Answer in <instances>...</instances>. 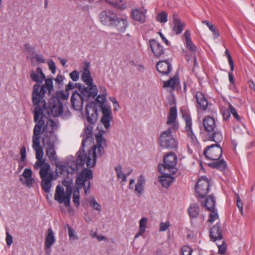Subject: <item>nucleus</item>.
I'll return each mask as SVG.
<instances>
[{"label": "nucleus", "instance_id": "f257e3e1", "mask_svg": "<svg viewBox=\"0 0 255 255\" xmlns=\"http://www.w3.org/2000/svg\"><path fill=\"white\" fill-rule=\"evenodd\" d=\"M30 77L36 82L33 86L32 92V102L36 106L34 111V122L36 125L33 129V134L40 135L47 129V125L43 119L45 117L43 111H47V103L44 98L46 93L50 96L54 91L53 77L51 76L46 78L40 67H38L35 71H30Z\"/></svg>", "mask_w": 255, "mask_h": 255}, {"label": "nucleus", "instance_id": "f03ea898", "mask_svg": "<svg viewBox=\"0 0 255 255\" xmlns=\"http://www.w3.org/2000/svg\"><path fill=\"white\" fill-rule=\"evenodd\" d=\"M85 115L86 120L90 125L87 126L84 129L85 137L83 138L80 148L84 149L85 143L88 140L91 142L93 140L92 125L95 124L98 120V110L95 102H89L85 107Z\"/></svg>", "mask_w": 255, "mask_h": 255}, {"label": "nucleus", "instance_id": "7ed1b4c3", "mask_svg": "<svg viewBox=\"0 0 255 255\" xmlns=\"http://www.w3.org/2000/svg\"><path fill=\"white\" fill-rule=\"evenodd\" d=\"M69 96V92L62 90L57 91L48 100L47 113L48 116L52 115L58 117L63 113V103L61 100H66Z\"/></svg>", "mask_w": 255, "mask_h": 255}, {"label": "nucleus", "instance_id": "20e7f679", "mask_svg": "<svg viewBox=\"0 0 255 255\" xmlns=\"http://www.w3.org/2000/svg\"><path fill=\"white\" fill-rule=\"evenodd\" d=\"M106 96V93L97 95V97L95 101L97 103L100 104V107L102 112V116L100 122L106 129H108L110 127V122L112 120V111L110 107L105 105V103L107 101Z\"/></svg>", "mask_w": 255, "mask_h": 255}, {"label": "nucleus", "instance_id": "39448f33", "mask_svg": "<svg viewBox=\"0 0 255 255\" xmlns=\"http://www.w3.org/2000/svg\"><path fill=\"white\" fill-rule=\"evenodd\" d=\"M90 168H85L82 171L80 172L76 179V186L78 187L79 189L83 188L84 193L87 194L91 188L90 180L93 178V172Z\"/></svg>", "mask_w": 255, "mask_h": 255}, {"label": "nucleus", "instance_id": "423d86ee", "mask_svg": "<svg viewBox=\"0 0 255 255\" xmlns=\"http://www.w3.org/2000/svg\"><path fill=\"white\" fill-rule=\"evenodd\" d=\"M158 142L162 148L176 150L178 147V142L172 135L171 129L170 128L161 132L158 139Z\"/></svg>", "mask_w": 255, "mask_h": 255}, {"label": "nucleus", "instance_id": "0eeeda50", "mask_svg": "<svg viewBox=\"0 0 255 255\" xmlns=\"http://www.w3.org/2000/svg\"><path fill=\"white\" fill-rule=\"evenodd\" d=\"M177 160V157L175 154L172 152L167 154L163 158V164H159L158 166L159 172H162V168H163L164 170H168L170 173L174 175L177 171L175 167Z\"/></svg>", "mask_w": 255, "mask_h": 255}, {"label": "nucleus", "instance_id": "6e6552de", "mask_svg": "<svg viewBox=\"0 0 255 255\" xmlns=\"http://www.w3.org/2000/svg\"><path fill=\"white\" fill-rule=\"evenodd\" d=\"M72 193H73L72 188L66 190L65 192L64 188L58 185L56 188L54 199L60 204L64 203V205L67 207L70 205Z\"/></svg>", "mask_w": 255, "mask_h": 255}, {"label": "nucleus", "instance_id": "1a4fd4ad", "mask_svg": "<svg viewBox=\"0 0 255 255\" xmlns=\"http://www.w3.org/2000/svg\"><path fill=\"white\" fill-rule=\"evenodd\" d=\"M223 149L219 143L213 144L205 147L203 154L207 159L219 160L223 153Z\"/></svg>", "mask_w": 255, "mask_h": 255}, {"label": "nucleus", "instance_id": "9d476101", "mask_svg": "<svg viewBox=\"0 0 255 255\" xmlns=\"http://www.w3.org/2000/svg\"><path fill=\"white\" fill-rule=\"evenodd\" d=\"M76 155V161H68L66 163L68 168H69L71 169L70 171V174H74L78 171V166L83 167L85 163L86 159H87V154L85 153L84 149L80 148Z\"/></svg>", "mask_w": 255, "mask_h": 255}, {"label": "nucleus", "instance_id": "9b49d317", "mask_svg": "<svg viewBox=\"0 0 255 255\" xmlns=\"http://www.w3.org/2000/svg\"><path fill=\"white\" fill-rule=\"evenodd\" d=\"M90 63L85 62L84 65V71L81 75V80L90 88V90L94 92L98 95V89L96 85L93 83L91 72L89 70Z\"/></svg>", "mask_w": 255, "mask_h": 255}, {"label": "nucleus", "instance_id": "f8f14e48", "mask_svg": "<svg viewBox=\"0 0 255 255\" xmlns=\"http://www.w3.org/2000/svg\"><path fill=\"white\" fill-rule=\"evenodd\" d=\"M210 189V181L206 176H202L197 182L195 190L200 198L203 199Z\"/></svg>", "mask_w": 255, "mask_h": 255}, {"label": "nucleus", "instance_id": "ddd939ff", "mask_svg": "<svg viewBox=\"0 0 255 255\" xmlns=\"http://www.w3.org/2000/svg\"><path fill=\"white\" fill-rule=\"evenodd\" d=\"M188 213L191 223H202L205 221L204 216L200 214V208L197 203L190 205L188 209Z\"/></svg>", "mask_w": 255, "mask_h": 255}, {"label": "nucleus", "instance_id": "4468645a", "mask_svg": "<svg viewBox=\"0 0 255 255\" xmlns=\"http://www.w3.org/2000/svg\"><path fill=\"white\" fill-rule=\"evenodd\" d=\"M98 148V152L101 156L104 153V148L102 145H94L93 149L89 150L88 156H87L86 165L87 167H94L96 163L97 154L96 149Z\"/></svg>", "mask_w": 255, "mask_h": 255}, {"label": "nucleus", "instance_id": "2eb2a0df", "mask_svg": "<svg viewBox=\"0 0 255 255\" xmlns=\"http://www.w3.org/2000/svg\"><path fill=\"white\" fill-rule=\"evenodd\" d=\"M117 16V14L113 11L104 10L100 13L99 18L103 25L111 27Z\"/></svg>", "mask_w": 255, "mask_h": 255}, {"label": "nucleus", "instance_id": "dca6fc26", "mask_svg": "<svg viewBox=\"0 0 255 255\" xmlns=\"http://www.w3.org/2000/svg\"><path fill=\"white\" fill-rule=\"evenodd\" d=\"M84 101L85 96L80 95L77 91H73L71 97V108L75 111H81L83 108Z\"/></svg>", "mask_w": 255, "mask_h": 255}, {"label": "nucleus", "instance_id": "f3484780", "mask_svg": "<svg viewBox=\"0 0 255 255\" xmlns=\"http://www.w3.org/2000/svg\"><path fill=\"white\" fill-rule=\"evenodd\" d=\"M148 45L155 58H159L165 54V49L156 39H149Z\"/></svg>", "mask_w": 255, "mask_h": 255}, {"label": "nucleus", "instance_id": "a211bd4d", "mask_svg": "<svg viewBox=\"0 0 255 255\" xmlns=\"http://www.w3.org/2000/svg\"><path fill=\"white\" fill-rule=\"evenodd\" d=\"M74 84L75 88L79 89L80 94L85 97V101L88 102L90 99H94L96 97V93L90 90L88 86L86 87L82 84L78 83Z\"/></svg>", "mask_w": 255, "mask_h": 255}, {"label": "nucleus", "instance_id": "6ab92c4d", "mask_svg": "<svg viewBox=\"0 0 255 255\" xmlns=\"http://www.w3.org/2000/svg\"><path fill=\"white\" fill-rule=\"evenodd\" d=\"M156 69L162 75H168L172 69L171 64L168 60H161L157 62Z\"/></svg>", "mask_w": 255, "mask_h": 255}, {"label": "nucleus", "instance_id": "aec40b11", "mask_svg": "<svg viewBox=\"0 0 255 255\" xmlns=\"http://www.w3.org/2000/svg\"><path fill=\"white\" fill-rule=\"evenodd\" d=\"M55 242V238L54 236L53 232L51 228L47 230V235L45 238L44 248L45 253L49 255L51 252V248Z\"/></svg>", "mask_w": 255, "mask_h": 255}, {"label": "nucleus", "instance_id": "412c9836", "mask_svg": "<svg viewBox=\"0 0 255 255\" xmlns=\"http://www.w3.org/2000/svg\"><path fill=\"white\" fill-rule=\"evenodd\" d=\"M204 128L207 134L214 131L216 129V124L214 118L210 116L206 117L203 122Z\"/></svg>", "mask_w": 255, "mask_h": 255}, {"label": "nucleus", "instance_id": "4be33fe9", "mask_svg": "<svg viewBox=\"0 0 255 255\" xmlns=\"http://www.w3.org/2000/svg\"><path fill=\"white\" fill-rule=\"evenodd\" d=\"M128 26V22L126 19L117 16L111 27L116 28L120 32H124Z\"/></svg>", "mask_w": 255, "mask_h": 255}, {"label": "nucleus", "instance_id": "5701e85b", "mask_svg": "<svg viewBox=\"0 0 255 255\" xmlns=\"http://www.w3.org/2000/svg\"><path fill=\"white\" fill-rule=\"evenodd\" d=\"M173 21L174 26L172 31L177 35L181 33L184 28L185 23L181 22V19L177 14H173Z\"/></svg>", "mask_w": 255, "mask_h": 255}, {"label": "nucleus", "instance_id": "b1692460", "mask_svg": "<svg viewBox=\"0 0 255 255\" xmlns=\"http://www.w3.org/2000/svg\"><path fill=\"white\" fill-rule=\"evenodd\" d=\"M210 238L211 240L215 242L217 240H221L223 238L222 230L218 226V224L215 225L210 230Z\"/></svg>", "mask_w": 255, "mask_h": 255}, {"label": "nucleus", "instance_id": "393cba45", "mask_svg": "<svg viewBox=\"0 0 255 255\" xmlns=\"http://www.w3.org/2000/svg\"><path fill=\"white\" fill-rule=\"evenodd\" d=\"M195 98L199 106L197 108L202 111H205L208 107V102L202 93L197 92Z\"/></svg>", "mask_w": 255, "mask_h": 255}, {"label": "nucleus", "instance_id": "a878e982", "mask_svg": "<svg viewBox=\"0 0 255 255\" xmlns=\"http://www.w3.org/2000/svg\"><path fill=\"white\" fill-rule=\"evenodd\" d=\"M162 173V176L159 177V181L163 188H168L170 185L171 183L174 181V177L171 175V173H164V172H160Z\"/></svg>", "mask_w": 255, "mask_h": 255}, {"label": "nucleus", "instance_id": "bb28decb", "mask_svg": "<svg viewBox=\"0 0 255 255\" xmlns=\"http://www.w3.org/2000/svg\"><path fill=\"white\" fill-rule=\"evenodd\" d=\"M180 85V81L178 74H176L173 77L167 81L163 82V87L164 88H171L173 90L177 88Z\"/></svg>", "mask_w": 255, "mask_h": 255}, {"label": "nucleus", "instance_id": "cd10ccee", "mask_svg": "<svg viewBox=\"0 0 255 255\" xmlns=\"http://www.w3.org/2000/svg\"><path fill=\"white\" fill-rule=\"evenodd\" d=\"M132 18L141 23H143L145 21V12L142 11L140 9L136 8L132 9L131 12Z\"/></svg>", "mask_w": 255, "mask_h": 255}, {"label": "nucleus", "instance_id": "c85d7f7f", "mask_svg": "<svg viewBox=\"0 0 255 255\" xmlns=\"http://www.w3.org/2000/svg\"><path fill=\"white\" fill-rule=\"evenodd\" d=\"M145 180L144 177L142 175H140L137 180V183L135 185V192L137 195L140 196L143 193L144 189V184Z\"/></svg>", "mask_w": 255, "mask_h": 255}, {"label": "nucleus", "instance_id": "c756f323", "mask_svg": "<svg viewBox=\"0 0 255 255\" xmlns=\"http://www.w3.org/2000/svg\"><path fill=\"white\" fill-rule=\"evenodd\" d=\"M216 200L215 197L212 195L209 196L202 204L203 206L209 211L215 210Z\"/></svg>", "mask_w": 255, "mask_h": 255}, {"label": "nucleus", "instance_id": "7c9ffc66", "mask_svg": "<svg viewBox=\"0 0 255 255\" xmlns=\"http://www.w3.org/2000/svg\"><path fill=\"white\" fill-rule=\"evenodd\" d=\"M54 147L55 145H47L46 151V155L48 157L51 163H53L54 161L58 160Z\"/></svg>", "mask_w": 255, "mask_h": 255}, {"label": "nucleus", "instance_id": "2f4dec72", "mask_svg": "<svg viewBox=\"0 0 255 255\" xmlns=\"http://www.w3.org/2000/svg\"><path fill=\"white\" fill-rule=\"evenodd\" d=\"M105 1L111 6L119 9H124L126 8V2L123 0H105Z\"/></svg>", "mask_w": 255, "mask_h": 255}, {"label": "nucleus", "instance_id": "473e14b6", "mask_svg": "<svg viewBox=\"0 0 255 255\" xmlns=\"http://www.w3.org/2000/svg\"><path fill=\"white\" fill-rule=\"evenodd\" d=\"M206 137L208 140L213 141L218 143L222 139V135L221 132L217 131L215 129L213 132H211L208 134H206Z\"/></svg>", "mask_w": 255, "mask_h": 255}, {"label": "nucleus", "instance_id": "72a5a7b5", "mask_svg": "<svg viewBox=\"0 0 255 255\" xmlns=\"http://www.w3.org/2000/svg\"><path fill=\"white\" fill-rule=\"evenodd\" d=\"M49 135L47 133L44 135V139L46 140L47 145H55L57 140V135L54 133L53 130H50Z\"/></svg>", "mask_w": 255, "mask_h": 255}, {"label": "nucleus", "instance_id": "f704fd0d", "mask_svg": "<svg viewBox=\"0 0 255 255\" xmlns=\"http://www.w3.org/2000/svg\"><path fill=\"white\" fill-rule=\"evenodd\" d=\"M177 109L176 107H172L170 109L168 120L167 125H171L175 123L177 118Z\"/></svg>", "mask_w": 255, "mask_h": 255}, {"label": "nucleus", "instance_id": "c9c22d12", "mask_svg": "<svg viewBox=\"0 0 255 255\" xmlns=\"http://www.w3.org/2000/svg\"><path fill=\"white\" fill-rule=\"evenodd\" d=\"M53 164H55V165L56 166V173L57 176H58V172L57 171V169H59V173L61 175H63L65 173H66L67 174H70V171L67 166V165H65L59 164V162L58 161V160L54 161Z\"/></svg>", "mask_w": 255, "mask_h": 255}, {"label": "nucleus", "instance_id": "e433bc0d", "mask_svg": "<svg viewBox=\"0 0 255 255\" xmlns=\"http://www.w3.org/2000/svg\"><path fill=\"white\" fill-rule=\"evenodd\" d=\"M202 23L206 24L209 27V29L212 32L214 38H217L219 36L218 30L211 22L208 20H203Z\"/></svg>", "mask_w": 255, "mask_h": 255}, {"label": "nucleus", "instance_id": "4c0bfd02", "mask_svg": "<svg viewBox=\"0 0 255 255\" xmlns=\"http://www.w3.org/2000/svg\"><path fill=\"white\" fill-rule=\"evenodd\" d=\"M41 186L44 192L49 193L52 187V182L45 178H41Z\"/></svg>", "mask_w": 255, "mask_h": 255}, {"label": "nucleus", "instance_id": "58836bf2", "mask_svg": "<svg viewBox=\"0 0 255 255\" xmlns=\"http://www.w3.org/2000/svg\"><path fill=\"white\" fill-rule=\"evenodd\" d=\"M78 187L75 186L73 193V202L76 207L80 205V190Z\"/></svg>", "mask_w": 255, "mask_h": 255}, {"label": "nucleus", "instance_id": "ea45409f", "mask_svg": "<svg viewBox=\"0 0 255 255\" xmlns=\"http://www.w3.org/2000/svg\"><path fill=\"white\" fill-rule=\"evenodd\" d=\"M182 117L185 120L186 126L185 130L186 131L192 130V120L191 116L187 113H185L182 114Z\"/></svg>", "mask_w": 255, "mask_h": 255}, {"label": "nucleus", "instance_id": "a19ab883", "mask_svg": "<svg viewBox=\"0 0 255 255\" xmlns=\"http://www.w3.org/2000/svg\"><path fill=\"white\" fill-rule=\"evenodd\" d=\"M104 132L105 131L104 129H100L98 133L96 135V145H102L103 143L104 145H106V139L103 138V134Z\"/></svg>", "mask_w": 255, "mask_h": 255}, {"label": "nucleus", "instance_id": "79ce46f5", "mask_svg": "<svg viewBox=\"0 0 255 255\" xmlns=\"http://www.w3.org/2000/svg\"><path fill=\"white\" fill-rule=\"evenodd\" d=\"M228 106L229 110L230 111L231 114L233 115V116L235 118V119H236L238 122H240L243 126H244V124L241 122V118L238 115L236 109L230 103H228Z\"/></svg>", "mask_w": 255, "mask_h": 255}, {"label": "nucleus", "instance_id": "37998d69", "mask_svg": "<svg viewBox=\"0 0 255 255\" xmlns=\"http://www.w3.org/2000/svg\"><path fill=\"white\" fill-rule=\"evenodd\" d=\"M215 161L209 163L208 166L213 168H216L221 171L223 170V158L220 160L219 161L214 160Z\"/></svg>", "mask_w": 255, "mask_h": 255}, {"label": "nucleus", "instance_id": "c03bdc74", "mask_svg": "<svg viewBox=\"0 0 255 255\" xmlns=\"http://www.w3.org/2000/svg\"><path fill=\"white\" fill-rule=\"evenodd\" d=\"M168 14L166 11H162L156 15V20L160 23H165L168 20Z\"/></svg>", "mask_w": 255, "mask_h": 255}, {"label": "nucleus", "instance_id": "a18cd8bd", "mask_svg": "<svg viewBox=\"0 0 255 255\" xmlns=\"http://www.w3.org/2000/svg\"><path fill=\"white\" fill-rule=\"evenodd\" d=\"M224 56H226L227 58L228 63L230 66V68H232V70H234L235 65L232 56L229 51L228 49L226 48L225 51L224 52Z\"/></svg>", "mask_w": 255, "mask_h": 255}, {"label": "nucleus", "instance_id": "49530a36", "mask_svg": "<svg viewBox=\"0 0 255 255\" xmlns=\"http://www.w3.org/2000/svg\"><path fill=\"white\" fill-rule=\"evenodd\" d=\"M67 227L68 228V234L69 237V239L70 240H78L79 237L76 235L74 229L72 227L69 226V224H67Z\"/></svg>", "mask_w": 255, "mask_h": 255}, {"label": "nucleus", "instance_id": "de8ad7c7", "mask_svg": "<svg viewBox=\"0 0 255 255\" xmlns=\"http://www.w3.org/2000/svg\"><path fill=\"white\" fill-rule=\"evenodd\" d=\"M115 170L117 174V177L118 178H121L123 181H127L126 175L122 171V167L121 165H119L116 167Z\"/></svg>", "mask_w": 255, "mask_h": 255}, {"label": "nucleus", "instance_id": "09e8293b", "mask_svg": "<svg viewBox=\"0 0 255 255\" xmlns=\"http://www.w3.org/2000/svg\"><path fill=\"white\" fill-rule=\"evenodd\" d=\"M89 205L92 208L98 211H100L101 210V205L97 203L94 197L90 198Z\"/></svg>", "mask_w": 255, "mask_h": 255}, {"label": "nucleus", "instance_id": "8fccbe9b", "mask_svg": "<svg viewBox=\"0 0 255 255\" xmlns=\"http://www.w3.org/2000/svg\"><path fill=\"white\" fill-rule=\"evenodd\" d=\"M26 179L24 181L22 177H20L19 180L23 184L26 185L27 187L30 188L33 186V183L34 182V179L32 177L28 178H25Z\"/></svg>", "mask_w": 255, "mask_h": 255}, {"label": "nucleus", "instance_id": "3c124183", "mask_svg": "<svg viewBox=\"0 0 255 255\" xmlns=\"http://www.w3.org/2000/svg\"><path fill=\"white\" fill-rule=\"evenodd\" d=\"M39 135H34L33 134L32 136V142H33V147L34 149L35 148H40L42 147L40 146V138Z\"/></svg>", "mask_w": 255, "mask_h": 255}, {"label": "nucleus", "instance_id": "603ef678", "mask_svg": "<svg viewBox=\"0 0 255 255\" xmlns=\"http://www.w3.org/2000/svg\"><path fill=\"white\" fill-rule=\"evenodd\" d=\"M181 251L182 253V255H191L192 253V249L188 246H183L181 248Z\"/></svg>", "mask_w": 255, "mask_h": 255}, {"label": "nucleus", "instance_id": "864d4df0", "mask_svg": "<svg viewBox=\"0 0 255 255\" xmlns=\"http://www.w3.org/2000/svg\"><path fill=\"white\" fill-rule=\"evenodd\" d=\"M184 36L185 38L186 46H189L193 42L190 37V32L189 30H186L184 33Z\"/></svg>", "mask_w": 255, "mask_h": 255}, {"label": "nucleus", "instance_id": "5fc2aeb1", "mask_svg": "<svg viewBox=\"0 0 255 255\" xmlns=\"http://www.w3.org/2000/svg\"><path fill=\"white\" fill-rule=\"evenodd\" d=\"M210 212L211 213L209 215L207 222L212 223L218 217V215L217 213L215 211V210H213L212 211Z\"/></svg>", "mask_w": 255, "mask_h": 255}, {"label": "nucleus", "instance_id": "6e6d98bb", "mask_svg": "<svg viewBox=\"0 0 255 255\" xmlns=\"http://www.w3.org/2000/svg\"><path fill=\"white\" fill-rule=\"evenodd\" d=\"M47 64L49 66V68L51 70V73L54 74L56 72V67L55 64L52 59H49L47 61Z\"/></svg>", "mask_w": 255, "mask_h": 255}, {"label": "nucleus", "instance_id": "4d7b16f0", "mask_svg": "<svg viewBox=\"0 0 255 255\" xmlns=\"http://www.w3.org/2000/svg\"><path fill=\"white\" fill-rule=\"evenodd\" d=\"M36 152V158L37 160L43 159V151L42 147L35 148L34 149Z\"/></svg>", "mask_w": 255, "mask_h": 255}, {"label": "nucleus", "instance_id": "13d9d810", "mask_svg": "<svg viewBox=\"0 0 255 255\" xmlns=\"http://www.w3.org/2000/svg\"><path fill=\"white\" fill-rule=\"evenodd\" d=\"M70 78L74 82L77 81L79 79V72L74 70L69 74Z\"/></svg>", "mask_w": 255, "mask_h": 255}, {"label": "nucleus", "instance_id": "bf43d9fd", "mask_svg": "<svg viewBox=\"0 0 255 255\" xmlns=\"http://www.w3.org/2000/svg\"><path fill=\"white\" fill-rule=\"evenodd\" d=\"M146 224H139V231L135 235L134 238H137L139 236H141L145 231L146 228Z\"/></svg>", "mask_w": 255, "mask_h": 255}, {"label": "nucleus", "instance_id": "052dcab7", "mask_svg": "<svg viewBox=\"0 0 255 255\" xmlns=\"http://www.w3.org/2000/svg\"><path fill=\"white\" fill-rule=\"evenodd\" d=\"M20 154L21 155L20 161L24 162L26 159V148L24 146H22L20 150Z\"/></svg>", "mask_w": 255, "mask_h": 255}, {"label": "nucleus", "instance_id": "680f3d73", "mask_svg": "<svg viewBox=\"0 0 255 255\" xmlns=\"http://www.w3.org/2000/svg\"><path fill=\"white\" fill-rule=\"evenodd\" d=\"M188 136L190 137L192 142L194 144H196L197 142V139L194 134L192 130L187 131Z\"/></svg>", "mask_w": 255, "mask_h": 255}, {"label": "nucleus", "instance_id": "e2e57ef3", "mask_svg": "<svg viewBox=\"0 0 255 255\" xmlns=\"http://www.w3.org/2000/svg\"><path fill=\"white\" fill-rule=\"evenodd\" d=\"M46 125H49L51 128L50 130H53V131L57 128V125L55 122L52 119L48 120Z\"/></svg>", "mask_w": 255, "mask_h": 255}, {"label": "nucleus", "instance_id": "0e129e2a", "mask_svg": "<svg viewBox=\"0 0 255 255\" xmlns=\"http://www.w3.org/2000/svg\"><path fill=\"white\" fill-rule=\"evenodd\" d=\"M24 47L27 50V52L30 54L33 55L35 52L34 47H31L29 44L26 43L24 44Z\"/></svg>", "mask_w": 255, "mask_h": 255}, {"label": "nucleus", "instance_id": "69168bd1", "mask_svg": "<svg viewBox=\"0 0 255 255\" xmlns=\"http://www.w3.org/2000/svg\"><path fill=\"white\" fill-rule=\"evenodd\" d=\"M32 175V170L29 168H25L22 173V176L24 178L31 177Z\"/></svg>", "mask_w": 255, "mask_h": 255}, {"label": "nucleus", "instance_id": "338daca9", "mask_svg": "<svg viewBox=\"0 0 255 255\" xmlns=\"http://www.w3.org/2000/svg\"><path fill=\"white\" fill-rule=\"evenodd\" d=\"M65 79L64 76L61 75L60 74H58L57 76V77L54 79L56 83L58 84H63V82Z\"/></svg>", "mask_w": 255, "mask_h": 255}, {"label": "nucleus", "instance_id": "774afa93", "mask_svg": "<svg viewBox=\"0 0 255 255\" xmlns=\"http://www.w3.org/2000/svg\"><path fill=\"white\" fill-rule=\"evenodd\" d=\"M45 161V159L37 160L36 163L34 165V169H37L39 167H42V165L44 164Z\"/></svg>", "mask_w": 255, "mask_h": 255}]
</instances>
